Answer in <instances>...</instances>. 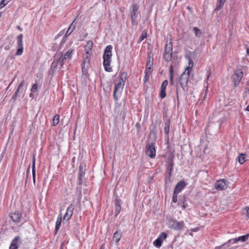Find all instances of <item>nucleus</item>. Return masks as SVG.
<instances>
[{
    "instance_id": "39",
    "label": "nucleus",
    "mask_w": 249,
    "mask_h": 249,
    "mask_svg": "<svg viewBox=\"0 0 249 249\" xmlns=\"http://www.w3.org/2000/svg\"><path fill=\"white\" fill-rule=\"evenodd\" d=\"M38 90V85L36 83L34 84L31 89L32 92H36Z\"/></svg>"
},
{
    "instance_id": "58",
    "label": "nucleus",
    "mask_w": 249,
    "mask_h": 249,
    "mask_svg": "<svg viewBox=\"0 0 249 249\" xmlns=\"http://www.w3.org/2000/svg\"><path fill=\"white\" fill-rule=\"evenodd\" d=\"M18 29H19L20 30H21V28L19 26L18 27Z\"/></svg>"
},
{
    "instance_id": "38",
    "label": "nucleus",
    "mask_w": 249,
    "mask_h": 249,
    "mask_svg": "<svg viewBox=\"0 0 249 249\" xmlns=\"http://www.w3.org/2000/svg\"><path fill=\"white\" fill-rule=\"evenodd\" d=\"M72 32H71V31H69V29H68L67 31L66 32V33L65 35V36L63 38L61 43H64L66 39V37L69 36Z\"/></svg>"
},
{
    "instance_id": "46",
    "label": "nucleus",
    "mask_w": 249,
    "mask_h": 249,
    "mask_svg": "<svg viewBox=\"0 0 249 249\" xmlns=\"http://www.w3.org/2000/svg\"><path fill=\"white\" fill-rule=\"evenodd\" d=\"M18 96V94H17L16 93H14V94H13V95L12 96V99H13L14 100H16L17 98V97Z\"/></svg>"
},
{
    "instance_id": "33",
    "label": "nucleus",
    "mask_w": 249,
    "mask_h": 249,
    "mask_svg": "<svg viewBox=\"0 0 249 249\" xmlns=\"http://www.w3.org/2000/svg\"><path fill=\"white\" fill-rule=\"evenodd\" d=\"M245 154H241L240 156L238 157V161L239 162L242 164L244 163L245 161Z\"/></svg>"
},
{
    "instance_id": "31",
    "label": "nucleus",
    "mask_w": 249,
    "mask_h": 249,
    "mask_svg": "<svg viewBox=\"0 0 249 249\" xmlns=\"http://www.w3.org/2000/svg\"><path fill=\"white\" fill-rule=\"evenodd\" d=\"M167 237V234L165 232H162L159 235V236H158V238L160 239V240L162 242H163V241L164 240H165Z\"/></svg>"
},
{
    "instance_id": "54",
    "label": "nucleus",
    "mask_w": 249,
    "mask_h": 249,
    "mask_svg": "<svg viewBox=\"0 0 249 249\" xmlns=\"http://www.w3.org/2000/svg\"><path fill=\"white\" fill-rule=\"evenodd\" d=\"M136 127L139 128L140 127V124L139 123L136 124Z\"/></svg>"
},
{
    "instance_id": "28",
    "label": "nucleus",
    "mask_w": 249,
    "mask_h": 249,
    "mask_svg": "<svg viewBox=\"0 0 249 249\" xmlns=\"http://www.w3.org/2000/svg\"><path fill=\"white\" fill-rule=\"evenodd\" d=\"M36 160L35 157L34 156L33 159L32 163V174L33 176V179L34 182L35 181V173H36V165H35Z\"/></svg>"
},
{
    "instance_id": "16",
    "label": "nucleus",
    "mask_w": 249,
    "mask_h": 249,
    "mask_svg": "<svg viewBox=\"0 0 249 249\" xmlns=\"http://www.w3.org/2000/svg\"><path fill=\"white\" fill-rule=\"evenodd\" d=\"M10 217L13 221L19 222L20 221L21 213L18 211H16L14 213H12L10 214Z\"/></svg>"
},
{
    "instance_id": "5",
    "label": "nucleus",
    "mask_w": 249,
    "mask_h": 249,
    "mask_svg": "<svg viewBox=\"0 0 249 249\" xmlns=\"http://www.w3.org/2000/svg\"><path fill=\"white\" fill-rule=\"evenodd\" d=\"M66 62V61L64 60V58L63 57V53H57L54 56V59L52 64V67L53 68L59 67L61 69Z\"/></svg>"
},
{
    "instance_id": "45",
    "label": "nucleus",
    "mask_w": 249,
    "mask_h": 249,
    "mask_svg": "<svg viewBox=\"0 0 249 249\" xmlns=\"http://www.w3.org/2000/svg\"><path fill=\"white\" fill-rule=\"evenodd\" d=\"M173 78H174V76H170V83L171 85H174V80H173Z\"/></svg>"
},
{
    "instance_id": "50",
    "label": "nucleus",
    "mask_w": 249,
    "mask_h": 249,
    "mask_svg": "<svg viewBox=\"0 0 249 249\" xmlns=\"http://www.w3.org/2000/svg\"><path fill=\"white\" fill-rule=\"evenodd\" d=\"M246 89L249 91V80L248 81L247 83Z\"/></svg>"
},
{
    "instance_id": "30",
    "label": "nucleus",
    "mask_w": 249,
    "mask_h": 249,
    "mask_svg": "<svg viewBox=\"0 0 249 249\" xmlns=\"http://www.w3.org/2000/svg\"><path fill=\"white\" fill-rule=\"evenodd\" d=\"M77 23L76 19H74L69 26V28H68L69 31H71V32H72L76 26Z\"/></svg>"
},
{
    "instance_id": "2",
    "label": "nucleus",
    "mask_w": 249,
    "mask_h": 249,
    "mask_svg": "<svg viewBox=\"0 0 249 249\" xmlns=\"http://www.w3.org/2000/svg\"><path fill=\"white\" fill-rule=\"evenodd\" d=\"M188 66L186 68L180 77V85L184 93H186L188 90V83L191 73V71L193 67V62L190 57H188Z\"/></svg>"
},
{
    "instance_id": "52",
    "label": "nucleus",
    "mask_w": 249,
    "mask_h": 249,
    "mask_svg": "<svg viewBox=\"0 0 249 249\" xmlns=\"http://www.w3.org/2000/svg\"><path fill=\"white\" fill-rule=\"evenodd\" d=\"M29 96L31 98H34V95H33V92H31V93L29 95Z\"/></svg>"
},
{
    "instance_id": "34",
    "label": "nucleus",
    "mask_w": 249,
    "mask_h": 249,
    "mask_svg": "<svg viewBox=\"0 0 249 249\" xmlns=\"http://www.w3.org/2000/svg\"><path fill=\"white\" fill-rule=\"evenodd\" d=\"M162 242L161 241L160 239L157 238L155 241L153 242V245L157 248H160L162 245Z\"/></svg>"
},
{
    "instance_id": "8",
    "label": "nucleus",
    "mask_w": 249,
    "mask_h": 249,
    "mask_svg": "<svg viewBox=\"0 0 249 249\" xmlns=\"http://www.w3.org/2000/svg\"><path fill=\"white\" fill-rule=\"evenodd\" d=\"M23 36L22 34H20L17 37V51L16 55H21L23 52Z\"/></svg>"
},
{
    "instance_id": "59",
    "label": "nucleus",
    "mask_w": 249,
    "mask_h": 249,
    "mask_svg": "<svg viewBox=\"0 0 249 249\" xmlns=\"http://www.w3.org/2000/svg\"><path fill=\"white\" fill-rule=\"evenodd\" d=\"M103 1H105V0H103Z\"/></svg>"
},
{
    "instance_id": "25",
    "label": "nucleus",
    "mask_w": 249,
    "mask_h": 249,
    "mask_svg": "<svg viewBox=\"0 0 249 249\" xmlns=\"http://www.w3.org/2000/svg\"><path fill=\"white\" fill-rule=\"evenodd\" d=\"M226 0H218V4L216 5V7L215 8V11H218L220 9H221L224 5Z\"/></svg>"
},
{
    "instance_id": "53",
    "label": "nucleus",
    "mask_w": 249,
    "mask_h": 249,
    "mask_svg": "<svg viewBox=\"0 0 249 249\" xmlns=\"http://www.w3.org/2000/svg\"><path fill=\"white\" fill-rule=\"evenodd\" d=\"M245 110L246 111H249V105L246 107Z\"/></svg>"
},
{
    "instance_id": "42",
    "label": "nucleus",
    "mask_w": 249,
    "mask_h": 249,
    "mask_svg": "<svg viewBox=\"0 0 249 249\" xmlns=\"http://www.w3.org/2000/svg\"><path fill=\"white\" fill-rule=\"evenodd\" d=\"M168 82L167 80H164L162 82V84H161V85L160 86V88H163L166 89V87H167V86L168 85Z\"/></svg>"
},
{
    "instance_id": "10",
    "label": "nucleus",
    "mask_w": 249,
    "mask_h": 249,
    "mask_svg": "<svg viewBox=\"0 0 249 249\" xmlns=\"http://www.w3.org/2000/svg\"><path fill=\"white\" fill-rule=\"evenodd\" d=\"M112 47L109 45L106 47L103 54L104 61H111Z\"/></svg>"
},
{
    "instance_id": "18",
    "label": "nucleus",
    "mask_w": 249,
    "mask_h": 249,
    "mask_svg": "<svg viewBox=\"0 0 249 249\" xmlns=\"http://www.w3.org/2000/svg\"><path fill=\"white\" fill-rule=\"evenodd\" d=\"M74 53V50L71 49H69L66 53L63 54V57L64 58V60L66 62L71 59L72 55Z\"/></svg>"
},
{
    "instance_id": "19",
    "label": "nucleus",
    "mask_w": 249,
    "mask_h": 249,
    "mask_svg": "<svg viewBox=\"0 0 249 249\" xmlns=\"http://www.w3.org/2000/svg\"><path fill=\"white\" fill-rule=\"evenodd\" d=\"M193 30L194 32L195 36L197 38H200V37H201L203 36V32L197 27H193Z\"/></svg>"
},
{
    "instance_id": "1",
    "label": "nucleus",
    "mask_w": 249,
    "mask_h": 249,
    "mask_svg": "<svg viewBox=\"0 0 249 249\" xmlns=\"http://www.w3.org/2000/svg\"><path fill=\"white\" fill-rule=\"evenodd\" d=\"M93 42L89 40L84 46L85 55L83 56V61L82 64V70L84 74H87L88 70L90 68V58L92 55Z\"/></svg>"
},
{
    "instance_id": "43",
    "label": "nucleus",
    "mask_w": 249,
    "mask_h": 249,
    "mask_svg": "<svg viewBox=\"0 0 249 249\" xmlns=\"http://www.w3.org/2000/svg\"><path fill=\"white\" fill-rule=\"evenodd\" d=\"M178 200V194L173 193L172 201L174 203H176Z\"/></svg>"
},
{
    "instance_id": "32",
    "label": "nucleus",
    "mask_w": 249,
    "mask_h": 249,
    "mask_svg": "<svg viewBox=\"0 0 249 249\" xmlns=\"http://www.w3.org/2000/svg\"><path fill=\"white\" fill-rule=\"evenodd\" d=\"M166 89L160 88V96L161 98L163 99L166 97Z\"/></svg>"
},
{
    "instance_id": "36",
    "label": "nucleus",
    "mask_w": 249,
    "mask_h": 249,
    "mask_svg": "<svg viewBox=\"0 0 249 249\" xmlns=\"http://www.w3.org/2000/svg\"><path fill=\"white\" fill-rule=\"evenodd\" d=\"M146 36H147L146 32H145V31L143 32L139 39L138 43H141L143 40H144L146 37Z\"/></svg>"
},
{
    "instance_id": "49",
    "label": "nucleus",
    "mask_w": 249,
    "mask_h": 249,
    "mask_svg": "<svg viewBox=\"0 0 249 249\" xmlns=\"http://www.w3.org/2000/svg\"><path fill=\"white\" fill-rule=\"evenodd\" d=\"M247 216L249 218V208H246Z\"/></svg>"
},
{
    "instance_id": "15",
    "label": "nucleus",
    "mask_w": 249,
    "mask_h": 249,
    "mask_svg": "<svg viewBox=\"0 0 249 249\" xmlns=\"http://www.w3.org/2000/svg\"><path fill=\"white\" fill-rule=\"evenodd\" d=\"M249 234H246L245 235L241 236H239L238 238L232 239L231 240H228V242L231 243L232 242V243H235L237 242L238 241H241L242 242H245L249 237Z\"/></svg>"
},
{
    "instance_id": "37",
    "label": "nucleus",
    "mask_w": 249,
    "mask_h": 249,
    "mask_svg": "<svg viewBox=\"0 0 249 249\" xmlns=\"http://www.w3.org/2000/svg\"><path fill=\"white\" fill-rule=\"evenodd\" d=\"M9 2L8 0H1L0 2V9L4 7Z\"/></svg>"
},
{
    "instance_id": "13",
    "label": "nucleus",
    "mask_w": 249,
    "mask_h": 249,
    "mask_svg": "<svg viewBox=\"0 0 249 249\" xmlns=\"http://www.w3.org/2000/svg\"><path fill=\"white\" fill-rule=\"evenodd\" d=\"M226 186V180L224 179L217 180L215 183V188L218 190L225 189Z\"/></svg>"
},
{
    "instance_id": "22",
    "label": "nucleus",
    "mask_w": 249,
    "mask_h": 249,
    "mask_svg": "<svg viewBox=\"0 0 249 249\" xmlns=\"http://www.w3.org/2000/svg\"><path fill=\"white\" fill-rule=\"evenodd\" d=\"M111 61H103V65L106 71L110 72L112 71V68L110 67Z\"/></svg>"
},
{
    "instance_id": "51",
    "label": "nucleus",
    "mask_w": 249,
    "mask_h": 249,
    "mask_svg": "<svg viewBox=\"0 0 249 249\" xmlns=\"http://www.w3.org/2000/svg\"><path fill=\"white\" fill-rule=\"evenodd\" d=\"M10 48V47L9 45H6L5 47H4V49L5 50H9Z\"/></svg>"
},
{
    "instance_id": "14",
    "label": "nucleus",
    "mask_w": 249,
    "mask_h": 249,
    "mask_svg": "<svg viewBox=\"0 0 249 249\" xmlns=\"http://www.w3.org/2000/svg\"><path fill=\"white\" fill-rule=\"evenodd\" d=\"M21 243V239L19 236L16 237L12 241L9 249H18Z\"/></svg>"
},
{
    "instance_id": "27",
    "label": "nucleus",
    "mask_w": 249,
    "mask_h": 249,
    "mask_svg": "<svg viewBox=\"0 0 249 249\" xmlns=\"http://www.w3.org/2000/svg\"><path fill=\"white\" fill-rule=\"evenodd\" d=\"M145 76L143 78L144 83H146L149 78L151 74L150 70H145L144 71Z\"/></svg>"
},
{
    "instance_id": "17",
    "label": "nucleus",
    "mask_w": 249,
    "mask_h": 249,
    "mask_svg": "<svg viewBox=\"0 0 249 249\" xmlns=\"http://www.w3.org/2000/svg\"><path fill=\"white\" fill-rule=\"evenodd\" d=\"M185 184L184 183V182L181 181L177 183L176 185L175 188L174 189V193L176 194H178L183 189V188L185 187Z\"/></svg>"
},
{
    "instance_id": "47",
    "label": "nucleus",
    "mask_w": 249,
    "mask_h": 249,
    "mask_svg": "<svg viewBox=\"0 0 249 249\" xmlns=\"http://www.w3.org/2000/svg\"><path fill=\"white\" fill-rule=\"evenodd\" d=\"M210 76H211V71H210V70H209V71H208V75H207V78H206L207 82L209 80V78Z\"/></svg>"
},
{
    "instance_id": "44",
    "label": "nucleus",
    "mask_w": 249,
    "mask_h": 249,
    "mask_svg": "<svg viewBox=\"0 0 249 249\" xmlns=\"http://www.w3.org/2000/svg\"><path fill=\"white\" fill-rule=\"evenodd\" d=\"M170 76H174V70L173 66L171 65L169 70Z\"/></svg>"
},
{
    "instance_id": "20",
    "label": "nucleus",
    "mask_w": 249,
    "mask_h": 249,
    "mask_svg": "<svg viewBox=\"0 0 249 249\" xmlns=\"http://www.w3.org/2000/svg\"><path fill=\"white\" fill-rule=\"evenodd\" d=\"M62 217L61 215L59 214L57 218L56 223H55V233H57L58 231L59 230L61 224Z\"/></svg>"
},
{
    "instance_id": "12",
    "label": "nucleus",
    "mask_w": 249,
    "mask_h": 249,
    "mask_svg": "<svg viewBox=\"0 0 249 249\" xmlns=\"http://www.w3.org/2000/svg\"><path fill=\"white\" fill-rule=\"evenodd\" d=\"M139 6L136 3H133L132 10L131 11V18L132 23H134L138 17V11Z\"/></svg>"
},
{
    "instance_id": "29",
    "label": "nucleus",
    "mask_w": 249,
    "mask_h": 249,
    "mask_svg": "<svg viewBox=\"0 0 249 249\" xmlns=\"http://www.w3.org/2000/svg\"><path fill=\"white\" fill-rule=\"evenodd\" d=\"M59 122V115L58 114H56L53 117V126H56L58 124Z\"/></svg>"
},
{
    "instance_id": "41",
    "label": "nucleus",
    "mask_w": 249,
    "mask_h": 249,
    "mask_svg": "<svg viewBox=\"0 0 249 249\" xmlns=\"http://www.w3.org/2000/svg\"><path fill=\"white\" fill-rule=\"evenodd\" d=\"M121 211V206L118 205H116V208H115V214L116 215H117Z\"/></svg>"
},
{
    "instance_id": "24",
    "label": "nucleus",
    "mask_w": 249,
    "mask_h": 249,
    "mask_svg": "<svg viewBox=\"0 0 249 249\" xmlns=\"http://www.w3.org/2000/svg\"><path fill=\"white\" fill-rule=\"evenodd\" d=\"M24 82L22 81L18 86V89L15 91V93L19 95L20 93H22L23 91L22 87L24 85Z\"/></svg>"
},
{
    "instance_id": "35",
    "label": "nucleus",
    "mask_w": 249,
    "mask_h": 249,
    "mask_svg": "<svg viewBox=\"0 0 249 249\" xmlns=\"http://www.w3.org/2000/svg\"><path fill=\"white\" fill-rule=\"evenodd\" d=\"M229 243H230V242H228V241L226 243H224L220 246L216 247L215 249H227V248H228L229 247L228 245Z\"/></svg>"
},
{
    "instance_id": "56",
    "label": "nucleus",
    "mask_w": 249,
    "mask_h": 249,
    "mask_svg": "<svg viewBox=\"0 0 249 249\" xmlns=\"http://www.w3.org/2000/svg\"><path fill=\"white\" fill-rule=\"evenodd\" d=\"M247 53L248 55H249V49H247Z\"/></svg>"
},
{
    "instance_id": "4",
    "label": "nucleus",
    "mask_w": 249,
    "mask_h": 249,
    "mask_svg": "<svg viewBox=\"0 0 249 249\" xmlns=\"http://www.w3.org/2000/svg\"><path fill=\"white\" fill-rule=\"evenodd\" d=\"M173 55V43L171 38L166 40L164 48V59L166 62H169Z\"/></svg>"
},
{
    "instance_id": "11",
    "label": "nucleus",
    "mask_w": 249,
    "mask_h": 249,
    "mask_svg": "<svg viewBox=\"0 0 249 249\" xmlns=\"http://www.w3.org/2000/svg\"><path fill=\"white\" fill-rule=\"evenodd\" d=\"M74 209V206L73 204H71L69 205V206L67 208L66 213L63 216L64 220L68 221L71 218L73 214Z\"/></svg>"
},
{
    "instance_id": "40",
    "label": "nucleus",
    "mask_w": 249,
    "mask_h": 249,
    "mask_svg": "<svg viewBox=\"0 0 249 249\" xmlns=\"http://www.w3.org/2000/svg\"><path fill=\"white\" fill-rule=\"evenodd\" d=\"M82 169L81 168V166H80V167H79V171L78 176V178H79V181H80L79 183H81L80 181H81V180L82 179V177H83V171H82Z\"/></svg>"
},
{
    "instance_id": "3",
    "label": "nucleus",
    "mask_w": 249,
    "mask_h": 249,
    "mask_svg": "<svg viewBox=\"0 0 249 249\" xmlns=\"http://www.w3.org/2000/svg\"><path fill=\"white\" fill-rule=\"evenodd\" d=\"M127 74L124 72L120 74V81L115 85L113 92V97L115 100H117L119 96L121 94L127 79Z\"/></svg>"
},
{
    "instance_id": "57",
    "label": "nucleus",
    "mask_w": 249,
    "mask_h": 249,
    "mask_svg": "<svg viewBox=\"0 0 249 249\" xmlns=\"http://www.w3.org/2000/svg\"><path fill=\"white\" fill-rule=\"evenodd\" d=\"M185 207H186L184 205L182 206V209H184L185 208Z\"/></svg>"
},
{
    "instance_id": "7",
    "label": "nucleus",
    "mask_w": 249,
    "mask_h": 249,
    "mask_svg": "<svg viewBox=\"0 0 249 249\" xmlns=\"http://www.w3.org/2000/svg\"><path fill=\"white\" fill-rule=\"evenodd\" d=\"M243 76V72L241 69H237L234 71L232 78L235 87L237 86L240 83Z\"/></svg>"
},
{
    "instance_id": "55",
    "label": "nucleus",
    "mask_w": 249,
    "mask_h": 249,
    "mask_svg": "<svg viewBox=\"0 0 249 249\" xmlns=\"http://www.w3.org/2000/svg\"><path fill=\"white\" fill-rule=\"evenodd\" d=\"M178 88H177L176 94H177V97H178Z\"/></svg>"
},
{
    "instance_id": "21",
    "label": "nucleus",
    "mask_w": 249,
    "mask_h": 249,
    "mask_svg": "<svg viewBox=\"0 0 249 249\" xmlns=\"http://www.w3.org/2000/svg\"><path fill=\"white\" fill-rule=\"evenodd\" d=\"M121 236V231H117L114 233L113 240L115 241L116 243H118L120 240Z\"/></svg>"
},
{
    "instance_id": "23",
    "label": "nucleus",
    "mask_w": 249,
    "mask_h": 249,
    "mask_svg": "<svg viewBox=\"0 0 249 249\" xmlns=\"http://www.w3.org/2000/svg\"><path fill=\"white\" fill-rule=\"evenodd\" d=\"M169 131H170V121H166L164 123V132L165 134L168 135L169 134Z\"/></svg>"
},
{
    "instance_id": "48",
    "label": "nucleus",
    "mask_w": 249,
    "mask_h": 249,
    "mask_svg": "<svg viewBox=\"0 0 249 249\" xmlns=\"http://www.w3.org/2000/svg\"><path fill=\"white\" fill-rule=\"evenodd\" d=\"M199 230L198 228H194L191 230V231L192 232H197Z\"/></svg>"
},
{
    "instance_id": "9",
    "label": "nucleus",
    "mask_w": 249,
    "mask_h": 249,
    "mask_svg": "<svg viewBox=\"0 0 249 249\" xmlns=\"http://www.w3.org/2000/svg\"><path fill=\"white\" fill-rule=\"evenodd\" d=\"M146 154L150 158L153 159L156 156V149L154 143L149 142L146 146Z\"/></svg>"
},
{
    "instance_id": "6",
    "label": "nucleus",
    "mask_w": 249,
    "mask_h": 249,
    "mask_svg": "<svg viewBox=\"0 0 249 249\" xmlns=\"http://www.w3.org/2000/svg\"><path fill=\"white\" fill-rule=\"evenodd\" d=\"M169 227L175 230L181 231L184 228V222L183 221H178L176 219H170L168 220Z\"/></svg>"
},
{
    "instance_id": "26",
    "label": "nucleus",
    "mask_w": 249,
    "mask_h": 249,
    "mask_svg": "<svg viewBox=\"0 0 249 249\" xmlns=\"http://www.w3.org/2000/svg\"><path fill=\"white\" fill-rule=\"evenodd\" d=\"M173 161L172 160H169L168 161V165L167 168V171L169 172V176L171 175V172L173 170Z\"/></svg>"
}]
</instances>
